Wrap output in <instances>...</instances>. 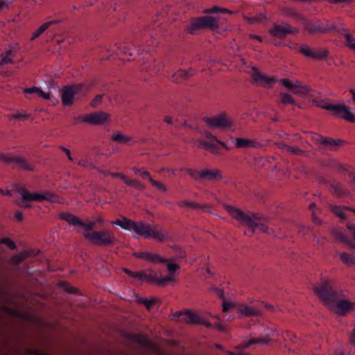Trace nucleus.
<instances>
[{
	"instance_id": "a211bd4d",
	"label": "nucleus",
	"mask_w": 355,
	"mask_h": 355,
	"mask_svg": "<svg viewBox=\"0 0 355 355\" xmlns=\"http://www.w3.org/2000/svg\"><path fill=\"white\" fill-rule=\"evenodd\" d=\"M109 118V115L103 112H94L85 115L82 121L92 125H100L105 122Z\"/></svg>"
},
{
	"instance_id": "69168bd1",
	"label": "nucleus",
	"mask_w": 355,
	"mask_h": 355,
	"mask_svg": "<svg viewBox=\"0 0 355 355\" xmlns=\"http://www.w3.org/2000/svg\"><path fill=\"white\" fill-rule=\"evenodd\" d=\"M134 255L139 259H144L146 260L147 252H135Z\"/></svg>"
},
{
	"instance_id": "052dcab7",
	"label": "nucleus",
	"mask_w": 355,
	"mask_h": 355,
	"mask_svg": "<svg viewBox=\"0 0 355 355\" xmlns=\"http://www.w3.org/2000/svg\"><path fill=\"white\" fill-rule=\"evenodd\" d=\"M124 272L128 275L129 276L138 279L139 272H132L129 269H125Z\"/></svg>"
},
{
	"instance_id": "423d86ee",
	"label": "nucleus",
	"mask_w": 355,
	"mask_h": 355,
	"mask_svg": "<svg viewBox=\"0 0 355 355\" xmlns=\"http://www.w3.org/2000/svg\"><path fill=\"white\" fill-rule=\"evenodd\" d=\"M60 92L63 105L69 106L73 104L74 98H83L88 92V88L83 84H76L71 86H64Z\"/></svg>"
},
{
	"instance_id": "bf43d9fd",
	"label": "nucleus",
	"mask_w": 355,
	"mask_h": 355,
	"mask_svg": "<svg viewBox=\"0 0 355 355\" xmlns=\"http://www.w3.org/2000/svg\"><path fill=\"white\" fill-rule=\"evenodd\" d=\"M251 345H252V344L251 343V339H250L248 342H245L239 345H237L235 348L238 350H243V349H245L248 348Z\"/></svg>"
},
{
	"instance_id": "c85d7f7f",
	"label": "nucleus",
	"mask_w": 355,
	"mask_h": 355,
	"mask_svg": "<svg viewBox=\"0 0 355 355\" xmlns=\"http://www.w3.org/2000/svg\"><path fill=\"white\" fill-rule=\"evenodd\" d=\"M238 311L242 315L248 316V317L255 316V315H258V314H259V312L256 309H254L252 306H245V305H239L238 306Z\"/></svg>"
},
{
	"instance_id": "9d476101",
	"label": "nucleus",
	"mask_w": 355,
	"mask_h": 355,
	"mask_svg": "<svg viewBox=\"0 0 355 355\" xmlns=\"http://www.w3.org/2000/svg\"><path fill=\"white\" fill-rule=\"evenodd\" d=\"M187 173L196 180H206L214 182L223 178L220 171L218 168L209 169L205 168L202 171L187 169Z\"/></svg>"
},
{
	"instance_id": "4c0bfd02",
	"label": "nucleus",
	"mask_w": 355,
	"mask_h": 355,
	"mask_svg": "<svg viewBox=\"0 0 355 355\" xmlns=\"http://www.w3.org/2000/svg\"><path fill=\"white\" fill-rule=\"evenodd\" d=\"M146 260L153 263H165L167 261V259L150 252H147Z\"/></svg>"
},
{
	"instance_id": "774afa93",
	"label": "nucleus",
	"mask_w": 355,
	"mask_h": 355,
	"mask_svg": "<svg viewBox=\"0 0 355 355\" xmlns=\"http://www.w3.org/2000/svg\"><path fill=\"white\" fill-rule=\"evenodd\" d=\"M276 146L281 150L287 151L288 145L283 142H277L276 143Z\"/></svg>"
},
{
	"instance_id": "6e6d98bb",
	"label": "nucleus",
	"mask_w": 355,
	"mask_h": 355,
	"mask_svg": "<svg viewBox=\"0 0 355 355\" xmlns=\"http://www.w3.org/2000/svg\"><path fill=\"white\" fill-rule=\"evenodd\" d=\"M346 227L347 230L352 234L353 239L355 241V225L352 223H347Z\"/></svg>"
},
{
	"instance_id": "6e6552de",
	"label": "nucleus",
	"mask_w": 355,
	"mask_h": 355,
	"mask_svg": "<svg viewBox=\"0 0 355 355\" xmlns=\"http://www.w3.org/2000/svg\"><path fill=\"white\" fill-rule=\"evenodd\" d=\"M83 235L85 239L97 245H112L116 241L114 232L109 230L93 231L92 232H87L83 233Z\"/></svg>"
},
{
	"instance_id": "09e8293b",
	"label": "nucleus",
	"mask_w": 355,
	"mask_h": 355,
	"mask_svg": "<svg viewBox=\"0 0 355 355\" xmlns=\"http://www.w3.org/2000/svg\"><path fill=\"white\" fill-rule=\"evenodd\" d=\"M287 152L294 154V155H302L304 153V150H302L300 148L296 147V146H288Z\"/></svg>"
},
{
	"instance_id": "4d7b16f0",
	"label": "nucleus",
	"mask_w": 355,
	"mask_h": 355,
	"mask_svg": "<svg viewBox=\"0 0 355 355\" xmlns=\"http://www.w3.org/2000/svg\"><path fill=\"white\" fill-rule=\"evenodd\" d=\"M108 175L112 178H117L122 180L124 182V183L125 182V180L127 179V177H125L123 173H121L110 172L108 173Z\"/></svg>"
},
{
	"instance_id": "ea45409f",
	"label": "nucleus",
	"mask_w": 355,
	"mask_h": 355,
	"mask_svg": "<svg viewBox=\"0 0 355 355\" xmlns=\"http://www.w3.org/2000/svg\"><path fill=\"white\" fill-rule=\"evenodd\" d=\"M209 139H210V141H209L210 147H209V148L207 150H210L214 154L219 155L220 153V149L218 147L219 144H217V142L214 139H211V138H209Z\"/></svg>"
},
{
	"instance_id": "79ce46f5",
	"label": "nucleus",
	"mask_w": 355,
	"mask_h": 355,
	"mask_svg": "<svg viewBox=\"0 0 355 355\" xmlns=\"http://www.w3.org/2000/svg\"><path fill=\"white\" fill-rule=\"evenodd\" d=\"M203 12L205 14H211V13H218V12L230 13V12L227 9L221 8L218 6H214L211 9L205 10Z\"/></svg>"
},
{
	"instance_id": "e2e57ef3",
	"label": "nucleus",
	"mask_w": 355,
	"mask_h": 355,
	"mask_svg": "<svg viewBox=\"0 0 355 355\" xmlns=\"http://www.w3.org/2000/svg\"><path fill=\"white\" fill-rule=\"evenodd\" d=\"M15 218L17 221L21 222L23 220L24 216L19 210H16L15 211Z\"/></svg>"
},
{
	"instance_id": "dca6fc26",
	"label": "nucleus",
	"mask_w": 355,
	"mask_h": 355,
	"mask_svg": "<svg viewBox=\"0 0 355 355\" xmlns=\"http://www.w3.org/2000/svg\"><path fill=\"white\" fill-rule=\"evenodd\" d=\"M280 83L294 94L312 96V94H311V89L306 86L302 85L300 82L292 83L289 80L283 78L280 80Z\"/></svg>"
},
{
	"instance_id": "2f4dec72",
	"label": "nucleus",
	"mask_w": 355,
	"mask_h": 355,
	"mask_svg": "<svg viewBox=\"0 0 355 355\" xmlns=\"http://www.w3.org/2000/svg\"><path fill=\"white\" fill-rule=\"evenodd\" d=\"M331 192L337 196H343L348 194L347 190L339 184H332L331 186Z\"/></svg>"
},
{
	"instance_id": "412c9836",
	"label": "nucleus",
	"mask_w": 355,
	"mask_h": 355,
	"mask_svg": "<svg viewBox=\"0 0 355 355\" xmlns=\"http://www.w3.org/2000/svg\"><path fill=\"white\" fill-rule=\"evenodd\" d=\"M300 53L305 55L306 57L322 60L327 57L328 51H313L310 49L306 44H303L300 46Z\"/></svg>"
},
{
	"instance_id": "603ef678",
	"label": "nucleus",
	"mask_w": 355,
	"mask_h": 355,
	"mask_svg": "<svg viewBox=\"0 0 355 355\" xmlns=\"http://www.w3.org/2000/svg\"><path fill=\"white\" fill-rule=\"evenodd\" d=\"M206 137L207 138H211V139H214L216 142L217 144H218L220 146L223 147L224 148L227 149V150H229L230 149V147L227 146V144L225 143H224L223 141H221L218 139H217V138L213 135H211V134L209 133H207L206 134Z\"/></svg>"
},
{
	"instance_id": "ddd939ff",
	"label": "nucleus",
	"mask_w": 355,
	"mask_h": 355,
	"mask_svg": "<svg viewBox=\"0 0 355 355\" xmlns=\"http://www.w3.org/2000/svg\"><path fill=\"white\" fill-rule=\"evenodd\" d=\"M0 162L6 164H15L19 168L27 171H33L34 166L32 164H30L23 157L10 156L7 154L0 153Z\"/></svg>"
},
{
	"instance_id": "f704fd0d",
	"label": "nucleus",
	"mask_w": 355,
	"mask_h": 355,
	"mask_svg": "<svg viewBox=\"0 0 355 355\" xmlns=\"http://www.w3.org/2000/svg\"><path fill=\"white\" fill-rule=\"evenodd\" d=\"M125 184L128 187H134L139 191H143L146 189L144 184L136 180H132L127 178Z\"/></svg>"
},
{
	"instance_id": "6ab92c4d",
	"label": "nucleus",
	"mask_w": 355,
	"mask_h": 355,
	"mask_svg": "<svg viewBox=\"0 0 355 355\" xmlns=\"http://www.w3.org/2000/svg\"><path fill=\"white\" fill-rule=\"evenodd\" d=\"M252 79L257 85L268 88L277 81L274 78L268 77L255 69H253Z\"/></svg>"
},
{
	"instance_id": "4468645a",
	"label": "nucleus",
	"mask_w": 355,
	"mask_h": 355,
	"mask_svg": "<svg viewBox=\"0 0 355 355\" xmlns=\"http://www.w3.org/2000/svg\"><path fill=\"white\" fill-rule=\"evenodd\" d=\"M298 32V28L292 27L287 23L274 25V26L269 31V33L272 36L279 38H284L288 34H296Z\"/></svg>"
},
{
	"instance_id": "20e7f679",
	"label": "nucleus",
	"mask_w": 355,
	"mask_h": 355,
	"mask_svg": "<svg viewBox=\"0 0 355 355\" xmlns=\"http://www.w3.org/2000/svg\"><path fill=\"white\" fill-rule=\"evenodd\" d=\"M225 208L229 214L236 220L240 225H245L248 228L250 235L258 227L263 232H268V227L264 223L265 220L258 214L252 213L249 215L231 205H226Z\"/></svg>"
},
{
	"instance_id": "393cba45",
	"label": "nucleus",
	"mask_w": 355,
	"mask_h": 355,
	"mask_svg": "<svg viewBox=\"0 0 355 355\" xmlns=\"http://www.w3.org/2000/svg\"><path fill=\"white\" fill-rule=\"evenodd\" d=\"M194 74L193 69H191L189 71L184 70H179L172 75V80L175 83H179L182 80H184L189 76H191Z\"/></svg>"
},
{
	"instance_id": "338daca9",
	"label": "nucleus",
	"mask_w": 355,
	"mask_h": 355,
	"mask_svg": "<svg viewBox=\"0 0 355 355\" xmlns=\"http://www.w3.org/2000/svg\"><path fill=\"white\" fill-rule=\"evenodd\" d=\"M38 96L42 97L44 99L49 100L50 99V94L49 93H45L41 89L39 92Z\"/></svg>"
},
{
	"instance_id": "8fccbe9b",
	"label": "nucleus",
	"mask_w": 355,
	"mask_h": 355,
	"mask_svg": "<svg viewBox=\"0 0 355 355\" xmlns=\"http://www.w3.org/2000/svg\"><path fill=\"white\" fill-rule=\"evenodd\" d=\"M150 183L162 192H165L167 190L166 186L164 184L158 181H155L153 179H150Z\"/></svg>"
},
{
	"instance_id": "864d4df0",
	"label": "nucleus",
	"mask_w": 355,
	"mask_h": 355,
	"mask_svg": "<svg viewBox=\"0 0 355 355\" xmlns=\"http://www.w3.org/2000/svg\"><path fill=\"white\" fill-rule=\"evenodd\" d=\"M40 89L37 87L33 86L24 89V94H37L38 95Z\"/></svg>"
},
{
	"instance_id": "3c124183",
	"label": "nucleus",
	"mask_w": 355,
	"mask_h": 355,
	"mask_svg": "<svg viewBox=\"0 0 355 355\" xmlns=\"http://www.w3.org/2000/svg\"><path fill=\"white\" fill-rule=\"evenodd\" d=\"M28 116L29 115L26 112H17L12 116V119L24 121L26 120L28 118Z\"/></svg>"
},
{
	"instance_id": "a19ab883",
	"label": "nucleus",
	"mask_w": 355,
	"mask_h": 355,
	"mask_svg": "<svg viewBox=\"0 0 355 355\" xmlns=\"http://www.w3.org/2000/svg\"><path fill=\"white\" fill-rule=\"evenodd\" d=\"M95 225L96 222L94 220L89 221V223H85L81 220L80 227L84 229V232L83 233H85L87 232H92Z\"/></svg>"
},
{
	"instance_id": "c9c22d12",
	"label": "nucleus",
	"mask_w": 355,
	"mask_h": 355,
	"mask_svg": "<svg viewBox=\"0 0 355 355\" xmlns=\"http://www.w3.org/2000/svg\"><path fill=\"white\" fill-rule=\"evenodd\" d=\"M333 234L338 241L347 245L352 244V241L341 231L334 230Z\"/></svg>"
},
{
	"instance_id": "a878e982",
	"label": "nucleus",
	"mask_w": 355,
	"mask_h": 355,
	"mask_svg": "<svg viewBox=\"0 0 355 355\" xmlns=\"http://www.w3.org/2000/svg\"><path fill=\"white\" fill-rule=\"evenodd\" d=\"M15 53L16 51L10 46L9 49L1 55L0 67L8 63H13V58L15 56Z\"/></svg>"
},
{
	"instance_id": "5701e85b",
	"label": "nucleus",
	"mask_w": 355,
	"mask_h": 355,
	"mask_svg": "<svg viewBox=\"0 0 355 355\" xmlns=\"http://www.w3.org/2000/svg\"><path fill=\"white\" fill-rule=\"evenodd\" d=\"M348 210L354 212L355 214V207H341L337 205H331V211L338 217L340 218L343 220H345L347 218V216L345 214V211Z\"/></svg>"
},
{
	"instance_id": "e433bc0d",
	"label": "nucleus",
	"mask_w": 355,
	"mask_h": 355,
	"mask_svg": "<svg viewBox=\"0 0 355 355\" xmlns=\"http://www.w3.org/2000/svg\"><path fill=\"white\" fill-rule=\"evenodd\" d=\"M111 139L119 144H128L131 140L129 137L123 135L121 133H116L112 135Z\"/></svg>"
},
{
	"instance_id": "f257e3e1",
	"label": "nucleus",
	"mask_w": 355,
	"mask_h": 355,
	"mask_svg": "<svg viewBox=\"0 0 355 355\" xmlns=\"http://www.w3.org/2000/svg\"><path fill=\"white\" fill-rule=\"evenodd\" d=\"M113 225H119L125 230L133 231L137 236L148 239L153 238L158 241H166L170 240L169 234L164 230H158L156 227L146 223L143 221L136 222L128 218H123L122 220L116 219L112 221Z\"/></svg>"
},
{
	"instance_id": "de8ad7c7",
	"label": "nucleus",
	"mask_w": 355,
	"mask_h": 355,
	"mask_svg": "<svg viewBox=\"0 0 355 355\" xmlns=\"http://www.w3.org/2000/svg\"><path fill=\"white\" fill-rule=\"evenodd\" d=\"M166 263H167V269L171 275L169 277H172L171 275L174 274L179 268V266L178 264L168 261V260Z\"/></svg>"
},
{
	"instance_id": "13d9d810",
	"label": "nucleus",
	"mask_w": 355,
	"mask_h": 355,
	"mask_svg": "<svg viewBox=\"0 0 355 355\" xmlns=\"http://www.w3.org/2000/svg\"><path fill=\"white\" fill-rule=\"evenodd\" d=\"M102 97L103 96L101 94L96 96V97L91 102V106L94 107H96L101 102Z\"/></svg>"
},
{
	"instance_id": "0e129e2a",
	"label": "nucleus",
	"mask_w": 355,
	"mask_h": 355,
	"mask_svg": "<svg viewBox=\"0 0 355 355\" xmlns=\"http://www.w3.org/2000/svg\"><path fill=\"white\" fill-rule=\"evenodd\" d=\"M286 338L293 343H295L297 340V336L291 332L286 333Z\"/></svg>"
},
{
	"instance_id": "49530a36",
	"label": "nucleus",
	"mask_w": 355,
	"mask_h": 355,
	"mask_svg": "<svg viewBox=\"0 0 355 355\" xmlns=\"http://www.w3.org/2000/svg\"><path fill=\"white\" fill-rule=\"evenodd\" d=\"M270 341V338L268 337L259 338H251V343L252 345L261 344L266 345Z\"/></svg>"
},
{
	"instance_id": "c756f323",
	"label": "nucleus",
	"mask_w": 355,
	"mask_h": 355,
	"mask_svg": "<svg viewBox=\"0 0 355 355\" xmlns=\"http://www.w3.org/2000/svg\"><path fill=\"white\" fill-rule=\"evenodd\" d=\"M163 67L164 65L162 64L154 61L153 64H147L146 62H144L142 67V70L156 74L159 73L161 69Z\"/></svg>"
},
{
	"instance_id": "72a5a7b5",
	"label": "nucleus",
	"mask_w": 355,
	"mask_h": 355,
	"mask_svg": "<svg viewBox=\"0 0 355 355\" xmlns=\"http://www.w3.org/2000/svg\"><path fill=\"white\" fill-rule=\"evenodd\" d=\"M341 261L348 266H355V255L349 254L347 252L339 254Z\"/></svg>"
},
{
	"instance_id": "c03bdc74",
	"label": "nucleus",
	"mask_w": 355,
	"mask_h": 355,
	"mask_svg": "<svg viewBox=\"0 0 355 355\" xmlns=\"http://www.w3.org/2000/svg\"><path fill=\"white\" fill-rule=\"evenodd\" d=\"M28 256V253L27 252H23L19 254H15L12 257V260L16 263H19L22 262L24 259H26Z\"/></svg>"
},
{
	"instance_id": "5fc2aeb1",
	"label": "nucleus",
	"mask_w": 355,
	"mask_h": 355,
	"mask_svg": "<svg viewBox=\"0 0 355 355\" xmlns=\"http://www.w3.org/2000/svg\"><path fill=\"white\" fill-rule=\"evenodd\" d=\"M196 145L198 146V147H200V148H203L205 149H208L209 147H210L209 146V141H202V140H196Z\"/></svg>"
},
{
	"instance_id": "f03ea898",
	"label": "nucleus",
	"mask_w": 355,
	"mask_h": 355,
	"mask_svg": "<svg viewBox=\"0 0 355 355\" xmlns=\"http://www.w3.org/2000/svg\"><path fill=\"white\" fill-rule=\"evenodd\" d=\"M314 291L318 297L327 304L335 305L336 312L339 315H345L354 305L346 300L338 301L340 295L333 289L331 283L327 280H323L319 286L315 287Z\"/></svg>"
},
{
	"instance_id": "f8f14e48",
	"label": "nucleus",
	"mask_w": 355,
	"mask_h": 355,
	"mask_svg": "<svg viewBox=\"0 0 355 355\" xmlns=\"http://www.w3.org/2000/svg\"><path fill=\"white\" fill-rule=\"evenodd\" d=\"M204 121L210 128L234 130V125L232 120L226 114L223 113L214 117H206Z\"/></svg>"
},
{
	"instance_id": "a18cd8bd",
	"label": "nucleus",
	"mask_w": 355,
	"mask_h": 355,
	"mask_svg": "<svg viewBox=\"0 0 355 355\" xmlns=\"http://www.w3.org/2000/svg\"><path fill=\"white\" fill-rule=\"evenodd\" d=\"M0 244L6 245L8 248L12 250L16 249V245L15 242L9 238H3L0 239Z\"/></svg>"
},
{
	"instance_id": "0eeeda50",
	"label": "nucleus",
	"mask_w": 355,
	"mask_h": 355,
	"mask_svg": "<svg viewBox=\"0 0 355 355\" xmlns=\"http://www.w3.org/2000/svg\"><path fill=\"white\" fill-rule=\"evenodd\" d=\"M218 26V21L216 19L209 16L191 18L185 26V31L189 34L195 35L202 29L207 28L214 29L217 28Z\"/></svg>"
},
{
	"instance_id": "f3484780",
	"label": "nucleus",
	"mask_w": 355,
	"mask_h": 355,
	"mask_svg": "<svg viewBox=\"0 0 355 355\" xmlns=\"http://www.w3.org/2000/svg\"><path fill=\"white\" fill-rule=\"evenodd\" d=\"M138 279L146 280L150 283H156L159 285L165 286L168 283L173 281V277H166L159 278L156 275L146 274L144 272H139Z\"/></svg>"
},
{
	"instance_id": "58836bf2",
	"label": "nucleus",
	"mask_w": 355,
	"mask_h": 355,
	"mask_svg": "<svg viewBox=\"0 0 355 355\" xmlns=\"http://www.w3.org/2000/svg\"><path fill=\"white\" fill-rule=\"evenodd\" d=\"M137 302L139 304H144L147 309L150 310L151 309L152 306L156 303L157 300L156 299L148 300L147 298L139 297L137 298Z\"/></svg>"
},
{
	"instance_id": "cd10ccee",
	"label": "nucleus",
	"mask_w": 355,
	"mask_h": 355,
	"mask_svg": "<svg viewBox=\"0 0 355 355\" xmlns=\"http://www.w3.org/2000/svg\"><path fill=\"white\" fill-rule=\"evenodd\" d=\"M178 205L180 207H186V208L193 209H196V210L202 209V211H205V209L207 208V207L203 205L196 203V202L189 201V200L180 201L178 202Z\"/></svg>"
},
{
	"instance_id": "37998d69",
	"label": "nucleus",
	"mask_w": 355,
	"mask_h": 355,
	"mask_svg": "<svg viewBox=\"0 0 355 355\" xmlns=\"http://www.w3.org/2000/svg\"><path fill=\"white\" fill-rule=\"evenodd\" d=\"M281 102L283 104H295V101L293 98L288 94H281Z\"/></svg>"
},
{
	"instance_id": "473e14b6",
	"label": "nucleus",
	"mask_w": 355,
	"mask_h": 355,
	"mask_svg": "<svg viewBox=\"0 0 355 355\" xmlns=\"http://www.w3.org/2000/svg\"><path fill=\"white\" fill-rule=\"evenodd\" d=\"M282 13L284 15L287 16V17H291L300 20V21H302V19H304V16L303 15H302L301 14L297 12L292 8H283L282 9Z\"/></svg>"
},
{
	"instance_id": "b1692460",
	"label": "nucleus",
	"mask_w": 355,
	"mask_h": 355,
	"mask_svg": "<svg viewBox=\"0 0 355 355\" xmlns=\"http://www.w3.org/2000/svg\"><path fill=\"white\" fill-rule=\"evenodd\" d=\"M180 320L189 324L201 323V318L190 310H186L184 312V315L180 318Z\"/></svg>"
},
{
	"instance_id": "39448f33",
	"label": "nucleus",
	"mask_w": 355,
	"mask_h": 355,
	"mask_svg": "<svg viewBox=\"0 0 355 355\" xmlns=\"http://www.w3.org/2000/svg\"><path fill=\"white\" fill-rule=\"evenodd\" d=\"M17 190L20 196L21 200H17L15 203L23 208H31L32 206L31 202L33 201H56V196L49 191H46L43 193H31L28 189L22 187H18Z\"/></svg>"
},
{
	"instance_id": "2eb2a0df",
	"label": "nucleus",
	"mask_w": 355,
	"mask_h": 355,
	"mask_svg": "<svg viewBox=\"0 0 355 355\" xmlns=\"http://www.w3.org/2000/svg\"><path fill=\"white\" fill-rule=\"evenodd\" d=\"M312 139L316 143L322 144L324 147L331 150H336L339 146L344 144V141L342 139L325 137L319 134H314Z\"/></svg>"
},
{
	"instance_id": "bb28decb",
	"label": "nucleus",
	"mask_w": 355,
	"mask_h": 355,
	"mask_svg": "<svg viewBox=\"0 0 355 355\" xmlns=\"http://www.w3.org/2000/svg\"><path fill=\"white\" fill-rule=\"evenodd\" d=\"M60 217L62 219L66 220L69 225L73 226H80L82 220L70 213L62 212L60 214Z\"/></svg>"
},
{
	"instance_id": "4be33fe9",
	"label": "nucleus",
	"mask_w": 355,
	"mask_h": 355,
	"mask_svg": "<svg viewBox=\"0 0 355 355\" xmlns=\"http://www.w3.org/2000/svg\"><path fill=\"white\" fill-rule=\"evenodd\" d=\"M211 291L214 292L220 298L224 299V291L223 289L219 288L216 286H212L211 287ZM235 306V304L233 302H228L223 300V311L228 312L232 308Z\"/></svg>"
},
{
	"instance_id": "7ed1b4c3",
	"label": "nucleus",
	"mask_w": 355,
	"mask_h": 355,
	"mask_svg": "<svg viewBox=\"0 0 355 355\" xmlns=\"http://www.w3.org/2000/svg\"><path fill=\"white\" fill-rule=\"evenodd\" d=\"M325 22V25H324L323 22L319 19L311 20L304 17L301 21L304 28L310 34L325 33L327 32H338L340 34H343L345 38L347 45L355 50V39L351 36L347 31V29L345 28L338 29L335 26L330 24L327 20Z\"/></svg>"
},
{
	"instance_id": "1a4fd4ad",
	"label": "nucleus",
	"mask_w": 355,
	"mask_h": 355,
	"mask_svg": "<svg viewBox=\"0 0 355 355\" xmlns=\"http://www.w3.org/2000/svg\"><path fill=\"white\" fill-rule=\"evenodd\" d=\"M315 105L322 109L332 111L335 116H341L349 122H355V116L351 108L343 105H334L326 101H317L313 99Z\"/></svg>"
},
{
	"instance_id": "9b49d317",
	"label": "nucleus",
	"mask_w": 355,
	"mask_h": 355,
	"mask_svg": "<svg viewBox=\"0 0 355 355\" xmlns=\"http://www.w3.org/2000/svg\"><path fill=\"white\" fill-rule=\"evenodd\" d=\"M143 43L141 35L136 34L132 39H126L123 43L116 44V46L121 54L132 56L136 52L139 53V50H136L135 46L141 45Z\"/></svg>"
},
{
	"instance_id": "680f3d73",
	"label": "nucleus",
	"mask_w": 355,
	"mask_h": 355,
	"mask_svg": "<svg viewBox=\"0 0 355 355\" xmlns=\"http://www.w3.org/2000/svg\"><path fill=\"white\" fill-rule=\"evenodd\" d=\"M142 179H148L149 180V182H150V179H153L151 177H150V173L147 171H143V172H141L140 173V175H139Z\"/></svg>"
},
{
	"instance_id": "aec40b11",
	"label": "nucleus",
	"mask_w": 355,
	"mask_h": 355,
	"mask_svg": "<svg viewBox=\"0 0 355 355\" xmlns=\"http://www.w3.org/2000/svg\"><path fill=\"white\" fill-rule=\"evenodd\" d=\"M231 139H234L233 137ZM234 143L236 148H257L261 146L259 142L254 139L242 137H237L234 139Z\"/></svg>"
},
{
	"instance_id": "7c9ffc66",
	"label": "nucleus",
	"mask_w": 355,
	"mask_h": 355,
	"mask_svg": "<svg viewBox=\"0 0 355 355\" xmlns=\"http://www.w3.org/2000/svg\"><path fill=\"white\" fill-rule=\"evenodd\" d=\"M58 22L57 20H53L43 24L40 28L35 31L31 37V40H34L37 38L41 34H42L46 29H48L51 25L55 24Z\"/></svg>"
}]
</instances>
